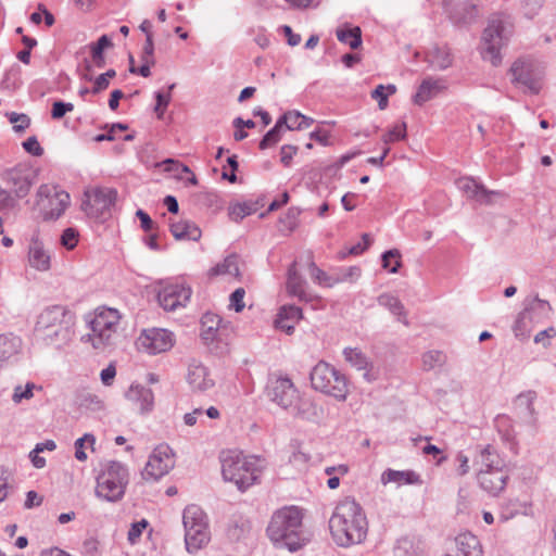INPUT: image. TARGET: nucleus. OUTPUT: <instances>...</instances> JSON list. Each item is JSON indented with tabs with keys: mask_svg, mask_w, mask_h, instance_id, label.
<instances>
[{
	"mask_svg": "<svg viewBox=\"0 0 556 556\" xmlns=\"http://www.w3.org/2000/svg\"><path fill=\"white\" fill-rule=\"evenodd\" d=\"M406 137V124L397 123L392 126V128L382 136V141L386 144L396 142Z\"/></svg>",
	"mask_w": 556,
	"mask_h": 556,
	"instance_id": "49",
	"label": "nucleus"
},
{
	"mask_svg": "<svg viewBox=\"0 0 556 556\" xmlns=\"http://www.w3.org/2000/svg\"><path fill=\"white\" fill-rule=\"evenodd\" d=\"M510 72L514 83L526 87L532 93L541 90L545 68L539 61L530 58L518 59L511 65Z\"/></svg>",
	"mask_w": 556,
	"mask_h": 556,
	"instance_id": "10",
	"label": "nucleus"
},
{
	"mask_svg": "<svg viewBox=\"0 0 556 556\" xmlns=\"http://www.w3.org/2000/svg\"><path fill=\"white\" fill-rule=\"evenodd\" d=\"M22 341L12 333L0 334V363L14 357L21 350Z\"/></svg>",
	"mask_w": 556,
	"mask_h": 556,
	"instance_id": "34",
	"label": "nucleus"
},
{
	"mask_svg": "<svg viewBox=\"0 0 556 556\" xmlns=\"http://www.w3.org/2000/svg\"><path fill=\"white\" fill-rule=\"evenodd\" d=\"M138 349L154 355L168 351L174 345V336L162 328L146 329L137 340Z\"/></svg>",
	"mask_w": 556,
	"mask_h": 556,
	"instance_id": "15",
	"label": "nucleus"
},
{
	"mask_svg": "<svg viewBox=\"0 0 556 556\" xmlns=\"http://www.w3.org/2000/svg\"><path fill=\"white\" fill-rule=\"evenodd\" d=\"M283 131L285 130L281 123L277 121L275 126L269 131H267V134L261 140L260 149L265 150L278 143L281 140Z\"/></svg>",
	"mask_w": 556,
	"mask_h": 556,
	"instance_id": "43",
	"label": "nucleus"
},
{
	"mask_svg": "<svg viewBox=\"0 0 556 556\" xmlns=\"http://www.w3.org/2000/svg\"><path fill=\"white\" fill-rule=\"evenodd\" d=\"M525 311L529 312L533 323L539 324L549 317L552 307L547 301L533 298L527 302Z\"/></svg>",
	"mask_w": 556,
	"mask_h": 556,
	"instance_id": "35",
	"label": "nucleus"
},
{
	"mask_svg": "<svg viewBox=\"0 0 556 556\" xmlns=\"http://www.w3.org/2000/svg\"><path fill=\"white\" fill-rule=\"evenodd\" d=\"M220 318L214 314H205L201 320V336L205 341H213L219 331Z\"/></svg>",
	"mask_w": 556,
	"mask_h": 556,
	"instance_id": "38",
	"label": "nucleus"
},
{
	"mask_svg": "<svg viewBox=\"0 0 556 556\" xmlns=\"http://www.w3.org/2000/svg\"><path fill=\"white\" fill-rule=\"evenodd\" d=\"M85 321L88 332L81 337L83 342L90 343L98 351H105L115 343L121 321L117 309L98 307L85 316Z\"/></svg>",
	"mask_w": 556,
	"mask_h": 556,
	"instance_id": "2",
	"label": "nucleus"
},
{
	"mask_svg": "<svg viewBox=\"0 0 556 556\" xmlns=\"http://www.w3.org/2000/svg\"><path fill=\"white\" fill-rule=\"evenodd\" d=\"M79 233L74 228H66L61 236V244L67 250H73L78 243Z\"/></svg>",
	"mask_w": 556,
	"mask_h": 556,
	"instance_id": "56",
	"label": "nucleus"
},
{
	"mask_svg": "<svg viewBox=\"0 0 556 556\" xmlns=\"http://www.w3.org/2000/svg\"><path fill=\"white\" fill-rule=\"evenodd\" d=\"M350 366L355 370L354 379L362 378L365 382H372L378 378V370L365 355L350 349Z\"/></svg>",
	"mask_w": 556,
	"mask_h": 556,
	"instance_id": "23",
	"label": "nucleus"
},
{
	"mask_svg": "<svg viewBox=\"0 0 556 556\" xmlns=\"http://www.w3.org/2000/svg\"><path fill=\"white\" fill-rule=\"evenodd\" d=\"M306 280L296 270V262L288 269L287 291L290 295L299 298L300 301H309L311 294L306 291Z\"/></svg>",
	"mask_w": 556,
	"mask_h": 556,
	"instance_id": "28",
	"label": "nucleus"
},
{
	"mask_svg": "<svg viewBox=\"0 0 556 556\" xmlns=\"http://www.w3.org/2000/svg\"><path fill=\"white\" fill-rule=\"evenodd\" d=\"M126 397L138 405L141 413H149L154 405V395L150 388L140 384H131L126 392Z\"/></svg>",
	"mask_w": 556,
	"mask_h": 556,
	"instance_id": "26",
	"label": "nucleus"
},
{
	"mask_svg": "<svg viewBox=\"0 0 556 556\" xmlns=\"http://www.w3.org/2000/svg\"><path fill=\"white\" fill-rule=\"evenodd\" d=\"M83 554L85 556H101L100 543L93 538L85 540L83 543Z\"/></svg>",
	"mask_w": 556,
	"mask_h": 556,
	"instance_id": "63",
	"label": "nucleus"
},
{
	"mask_svg": "<svg viewBox=\"0 0 556 556\" xmlns=\"http://www.w3.org/2000/svg\"><path fill=\"white\" fill-rule=\"evenodd\" d=\"M78 403L80 406L93 412H98L104 408L102 399L89 391H81L79 393Z\"/></svg>",
	"mask_w": 556,
	"mask_h": 556,
	"instance_id": "40",
	"label": "nucleus"
},
{
	"mask_svg": "<svg viewBox=\"0 0 556 556\" xmlns=\"http://www.w3.org/2000/svg\"><path fill=\"white\" fill-rule=\"evenodd\" d=\"M211 276L240 277L239 258L237 255H228L222 263L211 268Z\"/></svg>",
	"mask_w": 556,
	"mask_h": 556,
	"instance_id": "36",
	"label": "nucleus"
},
{
	"mask_svg": "<svg viewBox=\"0 0 556 556\" xmlns=\"http://www.w3.org/2000/svg\"><path fill=\"white\" fill-rule=\"evenodd\" d=\"M278 121L279 123H281L283 130H303L311 127V125L314 123L313 118L307 117L298 111L287 112L282 116H280Z\"/></svg>",
	"mask_w": 556,
	"mask_h": 556,
	"instance_id": "33",
	"label": "nucleus"
},
{
	"mask_svg": "<svg viewBox=\"0 0 556 556\" xmlns=\"http://www.w3.org/2000/svg\"><path fill=\"white\" fill-rule=\"evenodd\" d=\"M350 514L352 515L350 520V545L361 544L365 541L368 532L367 517L355 502L350 503Z\"/></svg>",
	"mask_w": 556,
	"mask_h": 556,
	"instance_id": "19",
	"label": "nucleus"
},
{
	"mask_svg": "<svg viewBox=\"0 0 556 556\" xmlns=\"http://www.w3.org/2000/svg\"><path fill=\"white\" fill-rule=\"evenodd\" d=\"M382 267L392 274L397 273L401 267L400 251L396 249L386 251L382 254Z\"/></svg>",
	"mask_w": 556,
	"mask_h": 556,
	"instance_id": "44",
	"label": "nucleus"
},
{
	"mask_svg": "<svg viewBox=\"0 0 556 556\" xmlns=\"http://www.w3.org/2000/svg\"><path fill=\"white\" fill-rule=\"evenodd\" d=\"M127 484V468L119 462H104L97 476L96 495L108 502H117L124 496Z\"/></svg>",
	"mask_w": 556,
	"mask_h": 556,
	"instance_id": "6",
	"label": "nucleus"
},
{
	"mask_svg": "<svg viewBox=\"0 0 556 556\" xmlns=\"http://www.w3.org/2000/svg\"><path fill=\"white\" fill-rule=\"evenodd\" d=\"M222 473L226 481L236 484L240 491L256 483L261 473V459L247 456L237 450L224 451L220 454Z\"/></svg>",
	"mask_w": 556,
	"mask_h": 556,
	"instance_id": "3",
	"label": "nucleus"
},
{
	"mask_svg": "<svg viewBox=\"0 0 556 556\" xmlns=\"http://www.w3.org/2000/svg\"><path fill=\"white\" fill-rule=\"evenodd\" d=\"M37 204L51 219L59 218L70 204V194L53 185H41L37 191Z\"/></svg>",
	"mask_w": 556,
	"mask_h": 556,
	"instance_id": "12",
	"label": "nucleus"
},
{
	"mask_svg": "<svg viewBox=\"0 0 556 556\" xmlns=\"http://www.w3.org/2000/svg\"><path fill=\"white\" fill-rule=\"evenodd\" d=\"M267 395L270 401L283 409L295 410L300 400L299 391L289 378H277L267 387Z\"/></svg>",
	"mask_w": 556,
	"mask_h": 556,
	"instance_id": "14",
	"label": "nucleus"
},
{
	"mask_svg": "<svg viewBox=\"0 0 556 556\" xmlns=\"http://www.w3.org/2000/svg\"><path fill=\"white\" fill-rule=\"evenodd\" d=\"M455 556H482V547L479 539L470 533L463 532L455 538Z\"/></svg>",
	"mask_w": 556,
	"mask_h": 556,
	"instance_id": "29",
	"label": "nucleus"
},
{
	"mask_svg": "<svg viewBox=\"0 0 556 556\" xmlns=\"http://www.w3.org/2000/svg\"><path fill=\"white\" fill-rule=\"evenodd\" d=\"M303 514L295 506L277 510L267 527V535L278 548L293 553L312 540V533L303 527Z\"/></svg>",
	"mask_w": 556,
	"mask_h": 556,
	"instance_id": "1",
	"label": "nucleus"
},
{
	"mask_svg": "<svg viewBox=\"0 0 556 556\" xmlns=\"http://www.w3.org/2000/svg\"><path fill=\"white\" fill-rule=\"evenodd\" d=\"M329 530L339 546L348 545V506L344 501L337 504L329 519Z\"/></svg>",
	"mask_w": 556,
	"mask_h": 556,
	"instance_id": "17",
	"label": "nucleus"
},
{
	"mask_svg": "<svg viewBox=\"0 0 556 556\" xmlns=\"http://www.w3.org/2000/svg\"><path fill=\"white\" fill-rule=\"evenodd\" d=\"M113 46L108 35H102L96 42L89 45L91 55H104V50Z\"/></svg>",
	"mask_w": 556,
	"mask_h": 556,
	"instance_id": "54",
	"label": "nucleus"
},
{
	"mask_svg": "<svg viewBox=\"0 0 556 556\" xmlns=\"http://www.w3.org/2000/svg\"><path fill=\"white\" fill-rule=\"evenodd\" d=\"M463 9L465 11L464 14L462 13H458V12H455L452 14V20L455 22V23H468L470 20L473 18L475 16V7L472 4H469V3H464L463 4Z\"/></svg>",
	"mask_w": 556,
	"mask_h": 556,
	"instance_id": "62",
	"label": "nucleus"
},
{
	"mask_svg": "<svg viewBox=\"0 0 556 556\" xmlns=\"http://www.w3.org/2000/svg\"><path fill=\"white\" fill-rule=\"evenodd\" d=\"M258 210L257 201H245L242 203H236L229 207V216L232 220L239 222L245 216L256 213Z\"/></svg>",
	"mask_w": 556,
	"mask_h": 556,
	"instance_id": "39",
	"label": "nucleus"
},
{
	"mask_svg": "<svg viewBox=\"0 0 556 556\" xmlns=\"http://www.w3.org/2000/svg\"><path fill=\"white\" fill-rule=\"evenodd\" d=\"M498 432L503 433V438L507 441L515 439V431L510 429V419L507 416H500L495 420Z\"/></svg>",
	"mask_w": 556,
	"mask_h": 556,
	"instance_id": "55",
	"label": "nucleus"
},
{
	"mask_svg": "<svg viewBox=\"0 0 556 556\" xmlns=\"http://www.w3.org/2000/svg\"><path fill=\"white\" fill-rule=\"evenodd\" d=\"M300 215V210L296 207H290L286 213L285 217L280 219V222L285 225L286 229L289 231L293 230L296 227V222Z\"/></svg>",
	"mask_w": 556,
	"mask_h": 556,
	"instance_id": "64",
	"label": "nucleus"
},
{
	"mask_svg": "<svg viewBox=\"0 0 556 556\" xmlns=\"http://www.w3.org/2000/svg\"><path fill=\"white\" fill-rule=\"evenodd\" d=\"M393 556H425V548L420 541L404 536L396 541Z\"/></svg>",
	"mask_w": 556,
	"mask_h": 556,
	"instance_id": "32",
	"label": "nucleus"
},
{
	"mask_svg": "<svg viewBox=\"0 0 556 556\" xmlns=\"http://www.w3.org/2000/svg\"><path fill=\"white\" fill-rule=\"evenodd\" d=\"M513 22L506 14H494L490 17L482 35V58L494 66L502 62L501 50L513 35Z\"/></svg>",
	"mask_w": 556,
	"mask_h": 556,
	"instance_id": "5",
	"label": "nucleus"
},
{
	"mask_svg": "<svg viewBox=\"0 0 556 556\" xmlns=\"http://www.w3.org/2000/svg\"><path fill=\"white\" fill-rule=\"evenodd\" d=\"M187 381L191 389L198 392H206L215 386L210 369L194 359L189 363Z\"/></svg>",
	"mask_w": 556,
	"mask_h": 556,
	"instance_id": "18",
	"label": "nucleus"
},
{
	"mask_svg": "<svg viewBox=\"0 0 556 556\" xmlns=\"http://www.w3.org/2000/svg\"><path fill=\"white\" fill-rule=\"evenodd\" d=\"M447 89V83L446 79L442 77H427L425 78L414 98L413 101L417 105H422L424 103L430 101L431 99L439 96L441 92L445 91Z\"/></svg>",
	"mask_w": 556,
	"mask_h": 556,
	"instance_id": "20",
	"label": "nucleus"
},
{
	"mask_svg": "<svg viewBox=\"0 0 556 556\" xmlns=\"http://www.w3.org/2000/svg\"><path fill=\"white\" fill-rule=\"evenodd\" d=\"M445 362V355L440 351H428L422 355V367L426 370L442 366Z\"/></svg>",
	"mask_w": 556,
	"mask_h": 556,
	"instance_id": "45",
	"label": "nucleus"
},
{
	"mask_svg": "<svg viewBox=\"0 0 556 556\" xmlns=\"http://www.w3.org/2000/svg\"><path fill=\"white\" fill-rule=\"evenodd\" d=\"M74 105L71 102L55 101L52 104L51 117L53 119H61L66 113L72 112Z\"/></svg>",
	"mask_w": 556,
	"mask_h": 556,
	"instance_id": "58",
	"label": "nucleus"
},
{
	"mask_svg": "<svg viewBox=\"0 0 556 556\" xmlns=\"http://www.w3.org/2000/svg\"><path fill=\"white\" fill-rule=\"evenodd\" d=\"M174 465L175 460L172 448L166 444H161L149 456L142 471V477L147 481H156L167 475Z\"/></svg>",
	"mask_w": 556,
	"mask_h": 556,
	"instance_id": "13",
	"label": "nucleus"
},
{
	"mask_svg": "<svg viewBox=\"0 0 556 556\" xmlns=\"http://www.w3.org/2000/svg\"><path fill=\"white\" fill-rule=\"evenodd\" d=\"M378 303L379 305L388 308L393 315L397 316L399 320L407 325V321L405 320L404 305L399 298L390 293H383L379 295Z\"/></svg>",
	"mask_w": 556,
	"mask_h": 556,
	"instance_id": "37",
	"label": "nucleus"
},
{
	"mask_svg": "<svg viewBox=\"0 0 556 556\" xmlns=\"http://www.w3.org/2000/svg\"><path fill=\"white\" fill-rule=\"evenodd\" d=\"M311 382L315 390L329 394L339 401L346 399V378L329 363L320 361L314 366L311 371Z\"/></svg>",
	"mask_w": 556,
	"mask_h": 556,
	"instance_id": "8",
	"label": "nucleus"
},
{
	"mask_svg": "<svg viewBox=\"0 0 556 556\" xmlns=\"http://www.w3.org/2000/svg\"><path fill=\"white\" fill-rule=\"evenodd\" d=\"M532 324L534 323L529 315V312H521L514 326L516 337L527 336L531 331Z\"/></svg>",
	"mask_w": 556,
	"mask_h": 556,
	"instance_id": "46",
	"label": "nucleus"
},
{
	"mask_svg": "<svg viewBox=\"0 0 556 556\" xmlns=\"http://www.w3.org/2000/svg\"><path fill=\"white\" fill-rule=\"evenodd\" d=\"M250 531V523L248 520L235 521L229 526L227 535L231 541H239Z\"/></svg>",
	"mask_w": 556,
	"mask_h": 556,
	"instance_id": "48",
	"label": "nucleus"
},
{
	"mask_svg": "<svg viewBox=\"0 0 556 556\" xmlns=\"http://www.w3.org/2000/svg\"><path fill=\"white\" fill-rule=\"evenodd\" d=\"M141 63L155 64L153 38L148 36L140 55Z\"/></svg>",
	"mask_w": 556,
	"mask_h": 556,
	"instance_id": "59",
	"label": "nucleus"
},
{
	"mask_svg": "<svg viewBox=\"0 0 556 556\" xmlns=\"http://www.w3.org/2000/svg\"><path fill=\"white\" fill-rule=\"evenodd\" d=\"M37 170L26 163H20L1 174V180L17 198H25L37 181Z\"/></svg>",
	"mask_w": 556,
	"mask_h": 556,
	"instance_id": "11",
	"label": "nucleus"
},
{
	"mask_svg": "<svg viewBox=\"0 0 556 556\" xmlns=\"http://www.w3.org/2000/svg\"><path fill=\"white\" fill-rule=\"evenodd\" d=\"M88 443V445L93 448V445L96 443V438L91 433H86L84 437L77 439L75 441V457L79 462H85L87 459V454L85 452V444Z\"/></svg>",
	"mask_w": 556,
	"mask_h": 556,
	"instance_id": "47",
	"label": "nucleus"
},
{
	"mask_svg": "<svg viewBox=\"0 0 556 556\" xmlns=\"http://www.w3.org/2000/svg\"><path fill=\"white\" fill-rule=\"evenodd\" d=\"M28 264L39 271H47L51 267V254L38 237H33L28 245Z\"/></svg>",
	"mask_w": 556,
	"mask_h": 556,
	"instance_id": "22",
	"label": "nucleus"
},
{
	"mask_svg": "<svg viewBox=\"0 0 556 556\" xmlns=\"http://www.w3.org/2000/svg\"><path fill=\"white\" fill-rule=\"evenodd\" d=\"M381 482L395 483L397 486L414 484L421 485L424 483L420 475L414 470H393L387 469L381 475Z\"/></svg>",
	"mask_w": 556,
	"mask_h": 556,
	"instance_id": "27",
	"label": "nucleus"
},
{
	"mask_svg": "<svg viewBox=\"0 0 556 556\" xmlns=\"http://www.w3.org/2000/svg\"><path fill=\"white\" fill-rule=\"evenodd\" d=\"M73 325V315L65 307L54 305L40 313L36 331L47 343L61 346L71 340Z\"/></svg>",
	"mask_w": 556,
	"mask_h": 556,
	"instance_id": "4",
	"label": "nucleus"
},
{
	"mask_svg": "<svg viewBox=\"0 0 556 556\" xmlns=\"http://www.w3.org/2000/svg\"><path fill=\"white\" fill-rule=\"evenodd\" d=\"M478 471L504 470V460L500 457L495 448L488 445L482 448L475 459Z\"/></svg>",
	"mask_w": 556,
	"mask_h": 556,
	"instance_id": "30",
	"label": "nucleus"
},
{
	"mask_svg": "<svg viewBox=\"0 0 556 556\" xmlns=\"http://www.w3.org/2000/svg\"><path fill=\"white\" fill-rule=\"evenodd\" d=\"M175 88V84H172L168 87V92L163 93L161 91L155 92V99H156V105L154 108V111L157 113V116L161 118L165 109L168 106L172 96L170 91Z\"/></svg>",
	"mask_w": 556,
	"mask_h": 556,
	"instance_id": "51",
	"label": "nucleus"
},
{
	"mask_svg": "<svg viewBox=\"0 0 556 556\" xmlns=\"http://www.w3.org/2000/svg\"><path fill=\"white\" fill-rule=\"evenodd\" d=\"M35 387L33 382L26 383L25 387L16 386L13 391L12 401L18 404L23 400H30L34 396L33 390Z\"/></svg>",
	"mask_w": 556,
	"mask_h": 556,
	"instance_id": "50",
	"label": "nucleus"
},
{
	"mask_svg": "<svg viewBox=\"0 0 556 556\" xmlns=\"http://www.w3.org/2000/svg\"><path fill=\"white\" fill-rule=\"evenodd\" d=\"M244 295H245V291L243 288H238L236 289L231 294H230V298H229V301H230V304H229V307L230 308H233L236 312H241L245 304H244Z\"/></svg>",
	"mask_w": 556,
	"mask_h": 556,
	"instance_id": "60",
	"label": "nucleus"
},
{
	"mask_svg": "<svg viewBox=\"0 0 556 556\" xmlns=\"http://www.w3.org/2000/svg\"><path fill=\"white\" fill-rule=\"evenodd\" d=\"M425 61L434 71H445L452 66L454 58L447 46L434 45L427 50Z\"/></svg>",
	"mask_w": 556,
	"mask_h": 556,
	"instance_id": "24",
	"label": "nucleus"
},
{
	"mask_svg": "<svg viewBox=\"0 0 556 556\" xmlns=\"http://www.w3.org/2000/svg\"><path fill=\"white\" fill-rule=\"evenodd\" d=\"M170 232L177 240L198 241L201 238L200 228L194 223L186 219L172 223Z\"/></svg>",
	"mask_w": 556,
	"mask_h": 556,
	"instance_id": "31",
	"label": "nucleus"
},
{
	"mask_svg": "<svg viewBox=\"0 0 556 556\" xmlns=\"http://www.w3.org/2000/svg\"><path fill=\"white\" fill-rule=\"evenodd\" d=\"M81 203L83 211L91 218L104 220L117 199V191L112 188L97 187L86 190Z\"/></svg>",
	"mask_w": 556,
	"mask_h": 556,
	"instance_id": "9",
	"label": "nucleus"
},
{
	"mask_svg": "<svg viewBox=\"0 0 556 556\" xmlns=\"http://www.w3.org/2000/svg\"><path fill=\"white\" fill-rule=\"evenodd\" d=\"M191 289L185 285H167L157 293L160 305L168 312L185 307L191 298Z\"/></svg>",
	"mask_w": 556,
	"mask_h": 556,
	"instance_id": "16",
	"label": "nucleus"
},
{
	"mask_svg": "<svg viewBox=\"0 0 556 556\" xmlns=\"http://www.w3.org/2000/svg\"><path fill=\"white\" fill-rule=\"evenodd\" d=\"M182 523L185 528L186 549L194 554L203 548L211 540L207 516L198 505H188L184 509Z\"/></svg>",
	"mask_w": 556,
	"mask_h": 556,
	"instance_id": "7",
	"label": "nucleus"
},
{
	"mask_svg": "<svg viewBox=\"0 0 556 556\" xmlns=\"http://www.w3.org/2000/svg\"><path fill=\"white\" fill-rule=\"evenodd\" d=\"M508 478L505 469L477 472L479 485L491 495H498L505 489Z\"/></svg>",
	"mask_w": 556,
	"mask_h": 556,
	"instance_id": "21",
	"label": "nucleus"
},
{
	"mask_svg": "<svg viewBox=\"0 0 556 556\" xmlns=\"http://www.w3.org/2000/svg\"><path fill=\"white\" fill-rule=\"evenodd\" d=\"M16 197L10 189L0 186V211H10L16 205Z\"/></svg>",
	"mask_w": 556,
	"mask_h": 556,
	"instance_id": "52",
	"label": "nucleus"
},
{
	"mask_svg": "<svg viewBox=\"0 0 556 556\" xmlns=\"http://www.w3.org/2000/svg\"><path fill=\"white\" fill-rule=\"evenodd\" d=\"M527 506L518 500H508L502 506L501 518L506 521L519 514H526Z\"/></svg>",
	"mask_w": 556,
	"mask_h": 556,
	"instance_id": "42",
	"label": "nucleus"
},
{
	"mask_svg": "<svg viewBox=\"0 0 556 556\" xmlns=\"http://www.w3.org/2000/svg\"><path fill=\"white\" fill-rule=\"evenodd\" d=\"M8 117H9L10 123L13 124V128L17 132L25 130L30 124V119L26 114H18V113L12 112V113L8 114Z\"/></svg>",
	"mask_w": 556,
	"mask_h": 556,
	"instance_id": "57",
	"label": "nucleus"
},
{
	"mask_svg": "<svg viewBox=\"0 0 556 556\" xmlns=\"http://www.w3.org/2000/svg\"><path fill=\"white\" fill-rule=\"evenodd\" d=\"M308 273L312 279L320 286L331 287L333 285V279L330 278L324 270L317 267L315 262L312 258V254L308 253Z\"/></svg>",
	"mask_w": 556,
	"mask_h": 556,
	"instance_id": "41",
	"label": "nucleus"
},
{
	"mask_svg": "<svg viewBox=\"0 0 556 556\" xmlns=\"http://www.w3.org/2000/svg\"><path fill=\"white\" fill-rule=\"evenodd\" d=\"M544 0H523L522 13L527 18H533L542 9Z\"/></svg>",
	"mask_w": 556,
	"mask_h": 556,
	"instance_id": "53",
	"label": "nucleus"
},
{
	"mask_svg": "<svg viewBox=\"0 0 556 556\" xmlns=\"http://www.w3.org/2000/svg\"><path fill=\"white\" fill-rule=\"evenodd\" d=\"M147 527H148V521L146 519H142L138 522H134L128 531V541L131 544L137 543L139 538L141 536L143 530Z\"/></svg>",
	"mask_w": 556,
	"mask_h": 556,
	"instance_id": "61",
	"label": "nucleus"
},
{
	"mask_svg": "<svg viewBox=\"0 0 556 556\" xmlns=\"http://www.w3.org/2000/svg\"><path fill=\"white\" fill-rule=\"evenodd\" d=\"M456 186L468 199L480 203H488L489 197L497 193L494 191H488L482 185L478 184L471 177H462L457 179Z\"/></svg>",
	"mask_w": 556,
	"mask_h": 556,
	"instance_id": "25",
	"label": "nucleus"
}]
</instances>
